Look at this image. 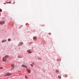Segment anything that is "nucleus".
I'll list each match as a JSON object with an SVG mask.
<instances>
[{
    "label": "nucleus",
    "instance_id": "nucleus-1",
    "mask_svg": "<svg viewBox=\"0 0 79 79\" xmlns=\"http://www.w3.org/2000/svg\"><path fill=\"white\" fill-rule=\"evenodd\" d=\"M8 57V56H6L2 58V61L3 62L6 61V58Z\"/></svg>",
    "mask_w": 79,
    "mask_h": 79
},
{
    "label": "nucleus",
    "instance_id": "nucleus-2",
    "mask_svg": "<svg viewBox=\"0 0 79 79\" xmlns=\"http://www.w3.org/2000/svg\"><path fill=\"white\" fill-rule=\"evenodd\" d=\"M11 74L10 73H7L5 74L4 75L5 77H6V76H11Z\"/></svg>",
    "mask_w": 79,
    "mask_h": 79
},
{
    "label": "nucleus",
    "instance_id": "nucleus-3",
    "mask_svg": "<svg viewBox=\"0 0 79 79\" xmlns=\"http://www.w3.org/2000/svg\"><path fill=\"white\" fill-rule=\"evenodd\" d=\"M5 22L4 21H1L0 22V25H3L4 24H5Z\"/></svg>",
    "mask_w": 79,
    "mask_h": 79
},
{
    "label": "nucleus",
    "instance_id": "nucleus-4",
    "mask_svg": "<svg viewBox=\"0 0 79 79\" xmlns=\"http://www.w3.org/2000/svg\"><path fill=\"white\" fill-rule=\"evenodd\" d=\"M11 67V70H13V69H14V68H15V65L13 64H12Z\"/></svg>",
    "mask_w": 79,
    "mask_h": 79
},
{
    "label": "nucleus",
    "instance_id": "nucleus-5",
    "mask_svg": "<svg viewBox=\"0 0 79 79\" xmlns=\"http://www.w3.org/2000/svg\"><path fill=\"white\" fill-rule=\"evenodd\" d=\"M22 67H23V68H27V66L25 65H22Z\"/></svg>",
    "mask_w": 79,
    "mask_h": 79
},
{
    "label": "nucleus",
    "instance_id": "nucleus-6",
    "mask_svg": "<svg viewBox=\"0 0 79 79\" xmlns=\"http://www.w3.org/2000/svg\"><path fill=\"white\" fill-rule=\"evenodd\" d=\"M27 52H28V53H31L32 52L31 51V50H28L27 51Z\"/></svg>",
    "mask_w": 79,
    "mask_h": 79
},
{
    "label": "nucleus",
    "instance_id": "nucleus-7",
    "mask_svg": "<svg viewBox=\"0 0 79 79\" xmlns=\"http://www.w3.org/2000/svg\"><path fill=\"white\" fill-rule=\"evenodd\" d=\"M27 71L28 73H31V71H30V69H27Z\"/></svg>",
    "mask_w": 79,
    "mask_h": 79
},
{
    "label": "nucleus",
    "instance_id": "nucleus-8",
    "mask_svg": "<svg viewBox=\"0 0 79 79\" xmlns=\"http://www.w3.org/2000/svg\"><path fill=\"white\" fill-rule=\"evenodd\" d=\"M33 39L34 40H35L37 39V38L36 37L34 36V37H33Z\"/></svg>",
    "mask_w": 79,
    "mask_h": 79
},
{
    "label": "nucleus",
    "instance_id": "nucleus-9",
    "mask_svg": "<svg viewBox=\"0 0 79 79\" xmlns=\"http://www.w3.org/2000/svg\"><path fill=\"white\" fill-rule=\"evenodd\" d=\"M6 40H3L2 41V43H4V42H6Z\"/></svg>",
    "mask_w": 79,
    "mask_h": 79
},
{
    "label": "nucleus",
    "instance_id": "nucleus-10",
    "mask_svg": "<svg viewBox=\"0 0 79 79\" xmlns=\"http://www.w3.org/2000/svg\"><path fill=\"white\" fill-rule=\"evenodd\" d=\"M23 44V42H20L19 44V45H22Z\"/></svg>",
    "mask_w": 79,
    "mask_h": 79
},
{
    "label": "nucleus",
    "instance_id": "nucleus-11",
    "mask_svg": "<svg viewBox=\"0 0 79 79\" xmlns=\"http://www.w3.org/2000/svg\"><path fill=\"white\" fill-rule=\"evenodd\" d=\"M58 77L59 79H61V76H58Z\"/></svg>",
    "mask_w": 79,
    "mask_h": 79
},
{
    "label": "nucleus",
    "instance_id": "nucleus-12",
    "mask_svg": "<svg viewBox=\"0 0 79 79\" xmlns=\"http://www.w3.org/2000/svg\"><path fill=\"white\" fill-rule=\"evenodd\" d=\"M8 41H10V40H11V39L10 38H9L8 39Z\"/></svg>",
    "mask_w": 79,
    "mask_h": 79
},
{
    "label": "nucleus",
    "instance_id": "nucleus-13",
    "mask_svg": "<svg viewBox=\"0 0 79 79\" xmlns=\"http://www.w3.org/2000/svg\"><path fill=\"white\" fill-rule=\"evenodd\" d=\"M21 27H23V26H20L19 27V29H21Z\"/></svg>",
    "mask_w": 79,
    "mask_h": 79
},
{
    "label": "nucleus",
    "instance_id": "nucleus-14",
    "mask_svg": "<svg viewBox=\"0 0 79 79\" xmlns=\"http://www.w3.org/2000/svg\"><path fill=\"white\" fill-rule=\"evenodd\" d=\"M25 78H26V79H27L28 78L27 77V76H25Z\"/></svg>",
    "mask_w": 79,
    "mask_h": 79
},
{
    "label": "nucleus",
    "instance_id": "nucleus-15",
    "mask_svg": "<svg viewBox=\"0 0 79 79\" xmlns=\"http://www.w3.org/2000/svg\"><path fill=\"white\" fill-rule=\"evenodd\" d=\"M0 11H1V12L2 11V10L1 9H0Z\"/></svg>",
    "mask_w": 79,
    "mask_h": 79
},
{
    "label": "nucleus",
    "instance_id": "nucleus-16",
    "mask_svg": "<svg viewBox=\"0 0 79 79\" xmlns=\"http://www.w3.org/2000/svg\"><path fill=\"white\" fill-rule=\"evenodd\" d=\"M56 73H59V71H58L57 70L56 72Z\"/></svg>",
    "mask_w": 79,
    "mask_h": 79
},
{
    "label": "nucleus",
    "instance_id": "nucleus-17",
    "mask_svg": "<svg viewBox=\"0 0 79 79\" xmlns=\"http://www.w3.org/2000/svg\"><path fill=\"white\" fill-rule=\"evenodd\" d=\"M30 65H31V66H32V67H33V65H32V64H31Z\"/></svg>",
    "mask_w": 79,
    "mask_h": 79
},
{
    "label": "nucleus",
    "instance_id": "nucleus-18",
    "mask_svg": "<svg viewBox=\"0 0 79 79\" xmlns=\"http://www.w3.org/2000/svg\"><path fill=\"white\" fill-rule=\"evenodd\" d=\"M3 69V67H1L0 69Z\"/></svg>",
    "mask_w": 79,
    "mask_h": 79
},
{
    "label": "nucleus",
    "instance_id": "nucleus-19",
    "mask_svg": "<svg viewBox=\"0 0 79 79\" xmlns=\"http://www.w3.org/2000/svg\"><path fill=\"white\" fill-rule=\"evenodd\" d=\"M9 3H11V2H9Z\"/></svg>",
    "mask_w": 79,
    "mask_h": 79
},
{
    "label": "nucleus",
    "instance_id": "nucleus-20",
    "mask_svg": "<svg viewBox=\"0 0 79 79\" xmlns=\"http://www.w3.org/2000/svg\"><path fill=\"white\" fill-rule=\"evenodd\" d=\"M14 3H15V2H14Z\"/></svg>",
    "mask_w": 79,
    "mask_h": 79
}]
</instances>
